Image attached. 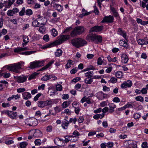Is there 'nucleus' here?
Wrapping results in <instances>:
<instances>
[{"instance_id": "nucleus-1", "label": "nucleus", "mask_w": 148, "mask_h": 148, "mask_svg": "<svg viewBox=\"0 0 148 148\" xmlns=\"http://www.w3.org/2000/svg\"><path fill=\"white\" fill-rule=\"evenodd\" d=\"M71 42L73 46L77 48L82 47L87 43L86 40L80 38L73 39L71 40Z\"/></svg>"}, {"instance_id": "nucleus-2", "label": "nucleus", "mask_w": 148, "mask_h": 148, "mask_svg": "<svg viewBox=\"0 0 148 148\" xmlns=\"http://www.w3.org/2000/svg\"><path fill=\"white\" fill-rule=\"evenodd\" d=\"M24 63V62H19L12 64L8 66L7 69L10 71L20 73H21L20 70L21 69V64Z\"/></svg>"}, {"instance_id": "nucleus-3", "label": "nucleus", "mask_w": 148, "mask_h": 148, "mask_svg": "<svg viewBox=\"0 0 148 148\" xmlns=\"http://www.w3.org/2000/svg\"><path fill=\"white\" fill-rule=\"evenodd\" d=\"M85 31L84 27L79 26L75 27L71 32V36L74 37L77 35H80L84 32Z\"/></svg>"}, {"instance_id": "nucleus-4", "label": "nucleus", "mask_w": 148, "mask_h": 148, "mask_svg": "<svg viewBox=\"0 0 148 148\" xmlns=\"http://www.w3.org/2000/svg\"><path fill=\"white\" fill-rule=\"evenodd\" d=\"M69 35H61L60 36L58 39L54 42H55L56 45H60L69 39Z\"/></svg>"}, {"instance_id": "nucleus-5", "label": "nucleus", "mask_w": 148, "mask_h": 148, "mask_svg": "<svg viewBox=\"0 0 148 148\" xmlns=\"http://www.w3.org/2000/svg\"><path fill=\"white\" fill-rule=\"evenodd\" d=\"M44 62V61L43 60L35 61L30 63L29 68L31 69H34L41 66L42 64H43Z\"/></svg>"}, {"instance_id": "nucleus-6", "label": "nucleus", "mask_w": 148, "mask_h": 148, "mask_svg": "<svg viewBox=\"0 0 148 148\" xmlns=\"http://www.w3.org/2000/svg\"><path fill=\"white\" fill-rule=\"evenodd\" d=\"M38 124L37 120L35 118H30L27 120V124L29 126H35L37 125Z\"/></svg>"}, {"instance_id": "nucleus-7", "label": "nucleus", "mask_w": 148, "mask_h": 148, "mask_svg": "<svg viewBox=\"0 0 148 148\" xmlns=\"http://www.w3.org/2000/svg\"><path fill=\"white\" fill-rule=\"evenodd\" d=\"M114 20V17L113 16L109 15L108 16H105L101 22L112 23L113 22Z\"/></svg>"}, {"instance_id": "nucleus-8", "label": "nucleus", "mask_w": 148, "mask_h": 148, "mask_svg": "<svg viewBox=\"0 0 148 148\" xmlns=\"http://www.w3.org/2000/svg\"><path fill=\"white\" fill-rule=\"evenodd\" d=\"M14 78L16 79L18 82L21 83H23L26 81L27 77L22 75L20 76H14Z\"/></svg>"}, {"instance_id": "nucleus-9", "label": "nucleus", "mask_w": 148, "mask_h": 148, "mask_svg": "<svg viewBox=\"0 0 148 148\" xmlns=\"http://www.w3.org/2000/svg\"><path fill=\"white\" fill-rule=\"evenodd\" d=\"M37 19L39 22H40V25H45L46 24L47 22V19L45 17L41 16L40 15L37 16Z\"/></svg>"}, {"instance_id": "nucleus-10", "label": "nucleus", "mask_w": 148, "mask_h": 148, "mask_svg": "<svg viewBox=\"0 0 148 148\" xmlns=\"http://www.w3.org/2000/svg\"><path fill=\"white\" fill-rule=\"evenodd\" d=\"M103 26H95L92 27L89 30L90 33L92 32H97L101 31L103 28Z\"/></svg>"}, {"instance_id": "nucleus-11", "label": "nucleus", "mask_w": 148, "mask_h": 148, "mask_svg": "<svg viewBox=\"0 0 148 148\" xmlns=\"http://www.w3.org/2000/svg\"><path fill=\"white\" fill-rule=\"evenodd\" d=\"M19 11V10L17 8H14L12 10H8L7 14L8 16H13L14 15L18 12Z\"/></svg>"}, {"instance_id": "nucleus-12", "label": "nucleus", "mask_w": 148, "mask_h": 148, "mask_svg": "<svg viewBox=\"0 0 148 148\" xmlns=\"http://www.w3.org/2000/svg\"><path fill=\"white\" fill-rule=\"evenodd\" d=\"M132 85V83L131 81L127 80L125 81L121 85V87L122 88H127L130 87Z\"/></svg>"}, {"instance_id": "nucleus-13", "label": "nucleus", "mask_w": 148, "mask_h": 148, "mask_svg": "<svg viewBox=\"0 0 148 148\" xmlns=\"http://www.w3.org/2000/svg\"><path fill=\"white\" fill-rule=\"evenodd\" d=\"M108 95L104 93L103 92L100 91L97 94V98L100 100H102L107 97Z\"/></svg>"}, {"instance_id": "nucleus-14", "label": "nucleus", "mask_w": 148, "mask_h": 148, "mask_svg": "<svg viewBox=\"0 0 148 148\" xmlns=\"http://www.w3.org/2000/svg\"><path fill=\"white\" fill-rule=\"evenodd\" d=\"M109 108V112L110 113H112L114 111V109L116 107V105L113 103H109L108 105Z\"/></svg>"}, {"instance_id": "nucleus-15", "label": "nucleus", "mask_w": 148, "mask_h": 148, "mask_svg": "<svg viewBox=\"0 0 148 148\" xmlns=\"http://www.w3.org/2000/svg\"><path fill=\"white\" fill-rule=\"evenodd\" d=\"M118 34H119L122 36L124 38H125L127 41V39L126 38V33L125 32L123 31L121 28H119L118 31Z\"/></svg>"}, {"instance_id": "nucleus-16", "label": "nucleus", "mask_w": 148, "mask_h": 148, "mask_svg": "<svg viewBox=\"0 0 148 148\" xmlns=\"http://www.w3.org/2000/svg\"><path fill=\"white\" fill-rule=\"evenodd\" d=\"M121 62L124 63H127L129 60L127 55L125 53L122 54L121 56Z\"/></svg>"}, {"instance_id": "nucleus-17", "label": "nucleus", "mask_w": 148, "mask_h": 148, "mask_svg": "<svg viewBox=\"0 0 148 148\" xmlns=\"http://www.w3.org/2000/svg\"><path fill=\"white\" fill-rule=\"evenodd\" d=\"M23 97L24 99H28L31 98L30 93L28 92H25L22 93Z\"/></svg>"}, {"instance_id": "nucleus-18", "label": "nucleus", "mask_w": 148, "mask_h": 148, "mask_svg": "<svg viewBox=\"0 0 148 148\" xmlns=\"http://www.w3.org/2000/svg\"><path fill=\"white\" fill-rule=\"evenodd\" d=\"M95 34H91L88 35L86 37V39L89 41H94Z\"/></svg>"}, {"instance_id": "nucleus-19", "label": "nucleus", "mask_w": 148, "mask_h": 148, "mask_svg": "<svg viewBox=\"0 0 148 148\" xmlns=\"http://www.w3.org/2000/svg\"><path fill=\"white\" fill-rule=\"evenodd\" d=\"M42 133L39 130H36L34 132L33 136L34 137H38L42 136Z\"/></svg>"}, {"instance_id": "nucleus-20", "label": "nucleus", "mask_w": 148, "mask_h": 148, "mask_svg": "<svg viewBox=\"0 0 148 148\" xmlns=\"http://www.w3.org/2000/svg\"><path fill=\"white\" fill-rule=\"evenodd\" d=\"M32 25L34 27H39L40 26V22H39L37 18L33 21L32 23Z\"/></svg>"}, {"instance_id": "nucleus-21", "label": "nucleus", "mask_w": 148, "mask_h": 148, "mask_svg": "<svg viewBox=\"0 0 148 148\" xmlns=\"http://www.w3.org/2000/svg\"><path fill=\"white\" fill-rule=\"evenodd\" d=\"M10 115H8L11 119H16V117L17 115V113L16 112H14L12 111H10Z\"/></svg>"}, {"instance_id": "nucleus-22", "label": "nucleus", "mask_w": 148, "mask_h": 148, "mask_svg": "<svg viewBox=\"0 0 148 148\" xmlns=\"http://www.w3.org/2000/svg\"><path fill=\"white\" fill-rule=\"evenodd\" d=\"M23 37L24 42L23 43L22 45L23 47H24L29 42V39L28 37L27 36H23Z\"/></svg>"}, {"instance_id": "nucleus-23", "label": "nucleus", "mask_w": 148, "mask_h": 148, "mask_svg": "<svg viewBox=\"0 0 148 148\" xmlns=\"http://www.w3.org/2000/svg\"><path fill=\"white\" fill-rule=\"evenodd\" d=\"M54 62V60H52L49 62L44 67L41 69L39 71L44 70L47 69L49 66H51V64Z\"/></svg>"}, {"instance_id": "nucleus-24", "label": "nucleus", "mask_w": 148, "mask_h": 148, "mask_svg": "<svg viewBox=\"0 0 148 148\" xmlns=\"http://www.w3.org/2000/svg\"><path fill=\"white\" fill-rule=\"evenodd\" d=\"M105 114L102 113L101 114H97L93 116V118L95 119H98L99 118H103Z\"/></svg>"}, {"instance_id": "nucleus-25", "label": "nucleus", "mask_w": 148, "mask_h": 148, "mask_svg": "<svg viewBox=\"0 0 148 148\" xmlns=\"http://www.w3.org/2000/svg\"><path fill=\"white\" fill-rule=\"evenodd\" d=\"M27 50V49L26 47L22 48L21 47H18L14 49V51L15 53H17L21 51L26 50Z\"/></svg>"}, {"instance_id": "nucleus-26", "label": "nucleus", "mask_w": 148, "mask_h": 148, "mask_svg": "<svg viewBox=\"0 0 148 148\" xmlns=\"http://www.w3.org/2000/svg\"><path fill=\"white\" fill-rule=\"evenodd\" d=\"M146 40H147V39L146 38H145L143 39H139L138 40L137 42L139 44L141 45H146Z\"/></svg>"}, {"instance_id": "nucleus-27", "label": "nucleus", "mask_w": 148, "mask_h": 148, "mask_svg": "<svg viewBox=\"0 0 148 148\" xmlns=\"http://www.w3.org/2000/svg\"><path fill=\"white\" fill-rule=\"evenodd\" d=\"M71 103L70 101H64L62 104L63 108H65L69 106Z\"/></svg>"}, {"instance_id": "nucleus-28", "label": "nucleus", "mask_w": 148, "mask_h": 148, "mask_svg": "<svg viewBox=\"0 0 148 148\" xmlns=\"http://www.w3.org/2000/svg\"><path fill=\"white\" fill-rule=\"evenodd\" d=\"M52 78V75H45L44 77L41 78L42 81H46Z\"/></svg>"}, {"instance_id": "nucleus-29", "label": "nucleus", "mask_w": 148, "mask_h": 148, "mask_svg": "<svg viewBox=\"0 0 148 148\" xmlns=\"http://www.w3.org/2000/svg\"><path fill=\"white\" fill-rule=\"evenodd\" d=\"M97 41L99 42H101L102 41V37L100 35H98L95 34L94 38V41Z\"/></svg>"}, {"instance_id": "nucleus-30", "label": "nucleus", "mask_w": 148, "mask_h": 148, "mask_svg": "<svg viewBox=\"0 0 148 148\" xmlns=\"http://www.w3.org/2000/svg\"><path fill=\"white\" fill-rule=\"evenodd\" d=\"M3 138L5 140V143L7 145H10L14 143V141L12 140H7V139H8L10 138L9 137H8L6 136H4L3 137Z\"/></svg>"}, {"instance_id": "nucleus-31", "label": "nucleus", "mask_w": 148, "mask_h": 148, "mask_svg": "<svg viewBox=\"0 0 148 148\" xmlns=\"http://www.w3.org/2000/svg\"><path fill=\"white\" fill-rule=\"evenodd\" d=\"M69 124V121H65L62 122V126L63 129H66L68 128Z\"/></svg>"}, {"instance_id": "nucleus-32", "label": "nucleus", "mask_w": 148, "mask_h": 148, "mask_svg": "<svg viewBox=\"0 0 148 148\" xmlns=\"http://www.w3.org/2000/svg\"><path fill=\"white\" fill-rule=\"evenodd\" d=\"M137 103H132V104H129L127 103L126 105L127 108H134L135 109H136L138 108V106H136V104Z\"/></svg>"}, {"instance_id": "nucleus-33", "label": "nucleus", "mask_w": 148, "mask_h": 148, "mask_svg": "<svg viewBox=\"0 0 148 148\" xmlns=\"http://www.w3.org/2000/svg\"><path fill=\"white\" fill-rule=\"evenodd\" d=\"M62 51L60 49H57L55 52V56L56 57H60L62 54Z\"/></svg>"}, {"instance_id": "nucleus-34", "label": "nucleus", "mask_w": 148, "mask_h": 148, "mask_svg": "<svg viewBox=\"0 0 148 148\" xmlns=\"http://www.w3.org/2000/svg\"><path fill=\"white\" fill-rule=\"evenodd\" d=\"M55 45H56V44H55V42H53L52 43L50 44H48L46 45L43 46L42 47V49H46L48 48L51 47L52 46Z\"/></svg>"}, {"instance_id": "nucleus-35", "label": "nucleus", "mask_w": 148, "mask_h": 148, "mask_svg": "<svg viewBox=\"0 0 148 148\" xmlns=\"http://www.w3.org/2000/svg\"><path fill=\"white\" fill-rule=\"evenodd\" d=\"M38 105L40 108H44L45 106V101H39L38 102Z\"/></svg>"}, {"instance_id": "nucleus-36", "label": "nucleus", "mask_w": 148, "mask_h": 148, "mask_svg": "<svg viewBox=\"0 0 148 148\" xmlns=\"http://www.w3.org/2000/svg\"><path fill=\"white\" fill-rule=\"evenodd\" d=\"M36 51H27L24 52H22L20 53V54L21 55H28L31 54H32L33 53H35Z\"/></svg>"}, {"instance_id": "nucleus-37", "label": "nucleus", "mask_w": 148, "mask_h": 148, "mask_svg": "<svg viewBox=\"0 0 148 148\" xmlns=\"http://www.w3.org/2000/svg\"><path fill=\"white\" fill-rule=\"evenodd\" d=\"M93 72L92 71H88L85 73V75L87 77L91 78L93 76Z\"/></svg>"}, {"instance_id": "nucleus-38", "label": "nucleus", "mask_w": 148, "mask_h": 148, "mask_svg": "<svg viewBox=\"0 0 148 148\" xmlns=\"http://www.w3.org/2000/svg\"><path fill=\"white\" fill-rule=\"evenodd\" d=\"M78 137L73 135L70 136V141L72 142H74L77 141L78 139Z\"/></svg>"}, {"instance_id": "nucleus-39", "label": "nucleus", "mask_w": 148, "mask_h": 148, "mask_svg": "<svg viewBox=\"0 0 148 148\" xmlns=\"http://www.w3.org/2000/svg\"><path fill=\"white\" fill-rule=\"evenodd\" d=\"M92 79L91 78L87 77L85 80V82L87 84H90L92 82Z\"/></svg>"}, {"instance_id": "nucleus-40", "label": "nucleus", "mask_w": 148, "mask_h": 148, "mask_svg": "<svg viewBox=\"0 0 148 148\" xmlns=\"http://www.w3.org/2000/svg\"><path fill=\"white\" fill-rule=\"evenodd\" d=\"M120 44L121 45L125 47H127L128 46L127 43L125 41L121 40Z\"/></svg>"}, {"instance_id": "nucleus-41", "label": "nucleus", "mask_w": 148, "mask_h": 148, "mask_svg": "<svg viewBox=\"0 0 148 148\" xmlns=\"http://www.w3.org/2000/svg\"><path fill=\"white\" fill-rule=\"evenodd\" d=\"M38 73L35 72L34 73L32 74L30 76H29L28 78V79L29 80H31L32 79H34L35 78L36 76L38 74Z\"/></svg>"}, {"instance_id": "nucleus-42", "label": "nucleus", "mask_w": 148, "mask_h": 148, "mask_svg": "<svg viewBox=\"0 0 148 148\" xmlns=\"http://www.w3.org/2000/svg\"><path fill=\"white\" fill-rule=\"evenodd\" d=\"M45 106H49L51 107L52 106V102L51 100H47L45 101Z\"/></svg>"}, {"instance_id": "nucleus-43", "label": "nucleus", "mask_w": 148, "mask_h": 148, "mask_svg": "<svg viewBox=\"0 0 148 148\" xmlns=\"http://www.w3.org/2000/svg\"><path fill=\"white\" fill-rule=\"evenodd\" d=\"M28 145V143L26 142H23L20 143L19 146L21 148H24Z\"/></svg>"}, {"instance_id": "nucleus-44", "label": "nucleus", "mask_w": 148, "mask_h": 148, "mask_svg": "<svg viewBox=\"0 0 148 148\" xmlns=\"http://www.w3.org/2000/svg\"><path fill=\"white\" fill-rule=\"evenodd\" d=\"M58 1V0H53V1H52L50 4V5L52 7H53L54 8H55L57 6V5L58 4H57L56 3V2H57Z\"/></svg>"}, {"instance_id": "nucleus-45", "label": "nucleus", "mask_w": 148, "mask_h": 148, "mask_svg": "<svg viewBox=\"0 0 148 148\" xmlns=\"http://www.w3.org/2000/svg\"><path fill=\"white\" fill-rule=\"evenodd\" d=\"M51 35L54 37H55L58 35V32L55 29H53L51 30Z\"/></svg>"}, {"instance_id": "nucleus-46", "label": "nucleus", "mask_w": 148, "mask_h": 148, "mask_svg": "<svg viewBox=\"0 0 148 148\" xmlns=\"http://www.w3.org/2000/svg\"><path fill=\"white\" fill-rule=\"evenodd\" d=\"M115 76L118 78H122L123 76L122 73L120 71L117 72L116 73Z\"/></svg>"}, {"instance_id": "nucleus-47", "label": "nucleus", "mask_w": 148, "mask_h": 148, "mask_svg": "<svg viewBox=\"0 0 148 148\" xmlns=\"http://www.w3.org/2000/svg\"><path fill=\"white\" fill-rule=\"evenodd\" d=\"M46 30V27L42 25V26H40L39 28V31L40 33H43L45 32Z\"/></svg>"}, {"instance_id": "nucleus-48", "label": "nucleus", "mask_w": 148, "mask_h": 148, "mask_svg": "<svg viewBox=\"0 0 148 148\" xmlns=\"http://www.w3.org/2000/svg\"><path fill=\"white\" fill-rule=\"evenodd\" d=\"M26 14L27 15L30 16L32 14L33 12L32 10L30 9L27 10L25 12Z\"/></svg>"}, {"instance_id": "nucleus-49", "label": "nucleus", "mask_w": 148, "mask_h": 148, "mask_svg": "<svg viewBox=\"0 0 148 148\" xmlns=\"http://www.w3.org/2000/svg\"><path fill=\"white\" fill-rule=\"evenodd\" d=\"M62 6L61 5L58 4L57 6L55 8L59 12H61L63 10Z\"/></svg>"}, {"instance_id": "nucleus-50", "label": "nucleus", "mask_w": 148, "mask_h": 148, "mask_svg": "<svg viewBox=\"0 0 148 148\" xmlns=\"http://www.w3.org/2000/svg\"><path fill=\"white\" fill-rule=\"evenodd\" d=\"M135 99L137 101H140L141 102H143L144 101L143 97L140 96H138L136 97L135 98Z\"/></svg>"}, {"instance_id": "nucleus-51", "label": "nucleus", "mask_w": 148, "mask_h": 148, "mask_svg": "<svg viewBox=\"0 0 148 148\" xmlns=\"http://www.w3.org/2000/svg\"><path fill=\"white\" fill-rule=\"evenodd\" d=\"M91 13L90 12H86L85 13H82V14H79V17L80 18H82L83 16H87L90 14Z\"/></svg>"}, {"instance_id": "nucleus-52", "label": "nucleus", "mask_w": 148, "mask_h": 148, "mask_svg": "<svg viewBox=\"0 0 148 148\" xmlns=\"http://www.w3.org/2000/svg\"><path fill=\"white\" fill-rule=\"evenodd\" d=\"M25 12V8L24 7L20 11L19 14L20 16H22L24 15Z\"/></svg>"}, {"instance_id": "nucleus-53", "label": "nucleus", "mask_w": 148, "mask_h": 148, "mask_svg": "<svg viewBox=\"0 0 148 148\" xmlns=\"http://www.w3.org/2000/svg\"><path fill=\"white\" fill-rule=\"evenodd\" d=\"M114 145L113 143L111 142H109L107 143L106 145V147L108 148H112Z\"/></svg>"}, {"instance_id": "nucleus-54", "label": "nucleus", "mask_w": 148, "mask_h": 148, "mask_svg": "<svg viewBox=\"0 0 148 148\" xmlns=\"http://www.w3.org/2000/svg\"><path fill=\"white\" fill-rule=\"evenodd\" d=\"M10 111H9L8 110H5L1 112V114L2 115H3L4 114H6L8 116V115H10Z\"/></svg>"}, {"instance_id": "nucleus-55", "label": "nucleus", "mask_w": 148, "mask_h": 148, "mask_svg": "<svg viewBox=\"0 0 148 148\" xmlns=\"http://www.w3.org/2000/svg\"><path fill=\"white\" fill-rule=\"evenodd\" d=\"M56 88L57 91H61L62 90V87L61 85L58 84L56 86Z\"/></svg>"}, {"instance_id": "nucleus-56", "label": "nucleus", "mask_w": 148, "mask_h": 148, "mask_svg": "<svg viewBox=\"0 0 148 148\" xmlns=\"http://www.w3.org/2000/svg\"><path fill=\"white\" fill-rule=\"evenodd\" d=\"M117 79L116 78L114 77H112L111 78L110 81L112 83H114L117 82Z\"/></svg>"}, {"instance_id": "nucleus-57", "label": "nucleus", "mask_w": 148, "mask_h": 148, "mask_svg": "<svg viewBox=\"0 0 148 148\" xmlns=\"http://www.w3.org/2000/svg\"><path fill=\"white\" fill-rule=\"evenodd\" d=\"M78 70L77 68H75L72 69L70 71V73L71 74H75L77 71Z\"/></svg>"}, {"instance_id": "nucleus-58", "label": "nucleus", "mask_w": 148, "mask_h": 148, "mask_svg": "<svg viewBox=\"0 0 148 148\" xmlns=\"http://www.w3.org/2000/svg\"><path fill=\"white\" fill-rule=\"evenodd\" d=\"M72 106L74 108L77 107L76 106L78 107L79 106V104L76 101H74L72 104Z\"/></svg>"}, {"instance_id": "nucleus-59", "label": "nucleus", "mask_w": 148, "mask_h": 148, "mask_svg": "<svg viewBox=\"0 0 148 148\" xmlns=\"http://www.w3.org/2000/svg\"><path fill=\"white\" fill-rule=\"evenodd\" d=\"M41 140L39 139H37L35 140L34 143L36 145H40L41 144Z\"/></svg>"}, {"instance_id": "nucleus-60", "label": "nucleus", "mask_w": 148, "mask_h": 148, "mask_svg": "<svg viewBox=\"0 0 148 148\" xmlns=\"http://www.w3.org/2000/svg\"><path fill=\"white\" fill-rule=\"evenodd\" d=\"M72 62V61L71 60H68L67 63L66 65L67 69L71 67Z\"/></svg>"}, {"instance_id": "nucleus-61", "label": "nucleus", "mask_w": 148, "mask_h": 148, "mask_svg": "<svg viewBox=\"0 0 148 148\" xmlns=\"http://www.w3.org/2000/svg\"><path fill=\"white\" fill-rule=\"evenodd\" d=\"M93 7L94 8V11L95 13L96 14L98 15L99 14V12L95 5Z\"/></svg>"}, {"instance_id": "nucleus-62", "label": "nucleus", "mask_w": 148, "mask_h": 148, "mask_svg": "<svg viewBox=\"0 0 148 148\" xmlns=\"http://www.w3.org/2000/svg\"><path fill=\"white\" fill-rule=\"evenodd\" d=\"M142 148H148L147 143L146 142H143L141 145Z\"/></svg>"}, {"instance_id": "nucleus-63", "label": "nucleus", "mask_w": 148, "mask_h": 148, "mask_svg": "<svg viewBox=\"0 0 148 148\" xmlns=\"http://www.w3.org/2000/svg\"><path fill=\"white\" fill-rule=\"evenodd\" d=\"M65 138L64 140V142L67 143L70 141V136H66L64 137Z\"/></svg>"}, {"instance_id": "nucleus-64", "label": "nucleus", "mask_w": 148, "mask_h": 148, "mask_svg": "<svg viewBox=\"0 0 148 148\" xmlns=\"http://www.w3.org/2000/svg\"><path fill=\"white\" fill-rule=\"evenodd\" d=\"M62 99H63L65 100H66L68 99V98L69 97V95L68 94H63L62 95Z\"/></svg>"}]
</instances>
